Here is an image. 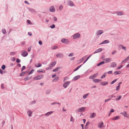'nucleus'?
<instances>
[{"label":"nucleus","instance_id":"1","mask_svg":"<svg viewBox=\"0 0 129 129\" xmlns=\"http://www.w3.org/2000/svg\"><path fill=\"white\" fill-rule=\"evenodd\" d=\"M43 75H39L38 76L35 77L33 79L35 80H39L41 79L43 77Z\"/></svg>","mask_w":129,"mask_h":129},{"label":"nucleus","instance_id":"2","mask_svg":"<svg viewBox=\"0 0 129 129\" xmlns=\"http://www.w3.org/2000/svg\"><path fill=\"white\" fill-rule=\"evenodd\" d=\"M103 60L104 61L105 63H108L111 61L112 59L111 58H109L104 59Z\"/></svg>","mask_w":129,"mask_h":129},{"label":"nucleus","instance_id":"3","mask_svg":"<svg viewBox=\"0 0 129 129\" xmlns=\"http://www.w3.org/2000/svg\"><path fill=\"white\" fill-rule=\"evenodd\" d=\"M27 52L25 50H24L22 51L21 55L23 57H26L28 55Z\"/></svg>","mask_w":129,"mask_h":129},{"label":"nucleus","instance_id":"4","mask_svg":"<svg viewBox=\"0 0 129 129\" xmlns=\"http://www.w3.org/2000/svg\"><path fill=\"white\" fill-rule=\"evenodd\" d=\"M85 109V108L84 107H82L79 108L76 111L77 112H81L84 110Z\"/></svg>","mask_w":129,"mask_h":129},{"label":"nucleus","instance_id":"5","mask_svg":"<svg viewBox=\"0 0 129 129\" xmlns=\"http://www.w3.org/2000/svg\"><path fill=\"white\" fill-rule=\"evenodd\" d=\"M103 122H100L98 124V127L100 128H102L103 127Z\"/></svg>","mask_w":129,"mask_h":129},{"label":"nucleus","instance_id":"6","mask_svg":"<svg viewBox=\"0 0 129 129\" xmlns=\"http://www.w3.org/2000/svg\"><path fill=\"white\" fill-rule=\"evenodd\" d=\"M70 83V82L69 81H68L64 84H63V86L65 88H66L69 84Z\"/></svg>","mask_w":129,"mask_h":129},{"label":"nucleus","instance_id":"7","mask_svg":"<svg viewBox=\"0 0 129 129\" xmlns=\"http://www.w3.org/2000/svg\"><path fill=\"white\" fill-rule=\"evenodd\" d=\"M102 80L98 79H93V81L95 83H97L102 81Z\"/></svg>","mask_w":129,"mask_h":129},{"label":"nucleus","instance_id":"8","mask_svg":"<svg viewBox=\"0 0 129 129\" xmlns=\"http://www.w3.org/2000/svg\"><path fill=\"white\" fill-rule=\"evenodd\" d=\"M80 36V35L79 34H76L74 35L73 36V38L74 39H76L79 38Z\"/></svg>","mask_w":129,"mask_h":129},{"label":"nucleus","instance_id":"9","mask_svg":"<svg viewBox=\"0 0 129 129\" xmlns=\"http://www.w3.org/2000/svg\"><path fill=\"white\" fill-rule=\"evenodd\" d=\"M80 75H78L74 77L73 79V81H76L80 78Z\"/></svg>","mask_w":129,"mask_h":129},{"label":"nucleus","instance_id":"10","mask_svg":"<svg viewBox=\"0 0 129 129\" xmlns=\"http://www.w3.org/2000/svg\"><path fill=\"white\" fill-rule=\"evenodd\" d=\"M61 42L64 43H67L69 42L68 41L64 39H62L61 40Z\"/></svg>","mask_w":129,"mask_h":129},{"label":"nucleus","instance_id":"11","mask_svg":"<svg viewBox=\"0 0 129 129\" xmlns=\"http://www.w3.org/2000/svg\"><path fill=\"white\" fill-rule=\"evenodd\" d=\"M68 4L69 5L71 6H73L74 5V3L71 1H68Z\"/></svg>","mask_w":129,"mask_h":129},{"label":"nucleus","instance_id":"12","mask_svg":"<svg viewBox=\"0 0 129 129\" xmlns=\"http://www.w3.org/2000/svg\"><path fill=\"white\" fill-rule=\"evenodd\" d=\"M121 114L125 117L129 118V116L127 115L126 112H124V113H121Z\"/></svg>","mask_w":129,"mask_h":129},{"label":"nucleus","instance_id":"13","mask_svg":"<svg viewBox=\"0 0 129 129\" xmlns=\"http://www.w3.org/2000/svg\"><path fill=\"white\" fill-rule=\"evenodd\" d=\"M50 11L52 12H54L55 11V9L53 6L51 7L50 9Z\"/></svg>","mask_w":129,"mask_h":129},{"label":"nucleus","instance_id":"14","mask_svg":"<svg viewBox=\"0 0 129 129\" xmlns=\"http://www.w3.org/2000/svg\"><path fill=\"white\" fill-rule=\"evenodd\" d=\"M96 115L95 113H94L90 114V117L91 118H94Z\"/></svg>","mask_w":129,"mask_h":129},{"label":"nucleus","instance_id":"15","mask_svg":"<svg viewBox=\"0 0 129 129\" xmlns=\"http://www.w3.org/2000/svg\"><path fill=\"white\" fill-rule=\"evenodd\" d=\"M117 66L115 62H112L111 63V67H115Z\"/></svg>","mask_w":129,"mask_h":129},{"label":"nucleus","instance_id":"16","mask_svg":"<svg viewBox=\"0 0 129 129\" xmlns=\"http://www.w3.org/2000/svg\"><path fill=\"white\" fill-rule=\"evenodd\" d=\"M108 83L107 82H101L100 84L104 86L107 85Z\"/></svg>","mask_w":129,"mask_h":129},{"label":"nucleus","instance_id":"17","mask_svg":"<svg viewBox=\"0 0 129 129\" xmlns=\"http://www.w3.org/2000/svg\"><path fill=\"white\" fill-rule=\"evenodd\" d=\"M109 41L108 40H106L103 42L101 43L100 44V45H101L103 44H105L109 43Z\"/></svg>","mask_w":129,"mask_h":129},{"label":"nucleus","instance_id":"18","mask_svg":"<svg viewBox=\"0 0 129 129\" xmlns=\"http://www.w3.org/2000/svg\"><path fill=\"white\" fill-rule=\"evenodd\" d=\"M103 33V31L101 30H100L98 31L97 33V35H100L101 34Z\"/></svg>","mask_w":129,"mask_h":129},{"label":"nucleus","instance_id":"19","mask_svg":"<svg viewBox=\"0 0 129 129\" xmlns=\"http://www.w3.org/2000/svg\"><path fill=\"white\" fill-rule=\"evenodd\" d=\"M56 62L55 61L54 62H52L50 64L49 66L50 67H52L54 66L56 64Z\"/></svg>","mask_w":129,"mask_h":129},{"label":"nucleus","instance_id":"20","mask_svg":"<svg viewBox=\"0 0 129 129\" xmlns=\"http://www.w3.org/2000/svg\"><path fill=\"white\" fill-rule=\"evenodd\" d=\"M129 59V56L126 58L125 59L123 60L121 62V63H122L123 62L125 63L128 61V60Z\"/></svg>","mask_w":129,"mask_h":129},{"label":"nucleus","instance_id":"21","mask_svg":"<svg viewBox=\"0 0 129 129\" xmlns=\"http://www.w3.org/2000/svg\"><path fill=\"white\" fill-rule=\"evenodd\" d=\"M56 56L58 57H62L63 56V55L61 53H59L57 54Z\"/></svg>","mask_w":129,"mask_h":129},{"label":"nucleus","instance_id":"22","mask_svg":"<svg viewBox=\"0 0 129 129\" xmlns=\"http://www.w3.org/2000/svg\"><path fill=\"white\" fill-rule=\"evenodd\" d=\"M102 51V48H99L97 50H96L94 52V54L96 53H98L99 52H101Z\"/></svg>","mask_w":129,"mask_h":129},{"label":"nucleus","instance_id":"23","mask_svg":"<svg viewBox=\"0 0 129 129\" xmlns=\"http://www.w3.org/2000/svg\"><path fill=\"white\" fill-rule=\"evenodd\" d=\"M119 118V116H116L112 119V120H117Z\"/></svg>","mask_w":129,"mask_h":129},{"label":"nucleus","instance_id":"24","mask_svg":"<svg viewBox=\"0 0 129 129\" xmlns=\"http://www.w3.org/2000/svg\"><path fill=\"white\" fill-rule=\"evenodd\" d=\"M85 56H84L81 59L79 60V63H81V62H82L84 59L85 58Z\"/></svg>","mask_w":129,"mask_h":129},{"label":"nucleus","instance_id":"25","mask_svg":"<svg viewBox=\"0 0 129 129\" xmlns=\"http://www.w3.org/2000/svg\"><path fill=\"white\" fill-rule=\"evenodd\" d=\"M42 65L40 63H36L35 64V66L37 67H41Z\"/></svg>","mask_w":129,"mask_h":129},{"label":"nucleus","instance_id":"26","mask_svg":"<svg viewBox=\"0 0 129 129\" xmlns=\"http://www.w3.org/2000/svg\"><path fill=\"white\" fill-rule=\"evenodd\" d=\"M60 67H58L57 68H55V69H53V71L54 72H56V71H58V70H59L60 69Z\"/></svg>","mask_w":129,"mask_h":129},{"label":"nucleus","instance_id":"27","mask_svg":"<svg viewBox=\"0 0 129 129\" xmlns=\"http://www.w3.org/2000/svg\"><path fill=\"white\" fill-rule=\"evenodd\" d=\"M53 112V111H50L49 112H48V113H46L45 114V115L46 116H48L51 114H52Z\"/></svg>","mask_w":129,"mask_h":129},{"label":"nucleus","instance_id":"28","mask_svg":"<svg viewBox=\"0 0 129 129\" xmlns=\"http://www.w3.org/2000/svg\"><path fill=\"white\" fill-rule=\"evenodd\" d=\"M104 63H105V62H104V61H102L101 62L97 64V66H100L102 64H104Z\"/></svg>","mask_w":129,"mask_h":129},{"label":"nucleus","instance_id":"29","mask_svg":"<svg viewBox=\"0 0 129 129\" xmlns=\"http://www.w3.org/2000/svg\"><path fill=\"white\" fill-rule=\"evenodd\" d=\"M27 113L28 116H30L32 114V112L31 111H27Z\"/></svg>","mask_w":129,"mask_h":129},{"label":"nucleus","instance_id":"30","mask_svg":"<svg viewBox=\"0 0 129 129\" xmlns=\"http://www.w3.org/2000/svg\"><path fill=\"white\" fill-rule=\"evenodd\" d=\"M91 55L92 54H91L88 57H87V58L84 61L83 63V64H84L87 61V60L91 56Z\"/></svg>","mask_w":129,"mask_h":129},{"label":"nucleus","instance_id":"31","mask_svg":"<svg viewBox=\"0 0 129 129\" xmlns=\"http://www.w3.org/2000/svg\"><path fill=\"white\" fill-rule=\"evenodd\" d=\"M122 98L121 96L120 95L117 98H116L115 99V100L116 101H118L120 100Z\"/></svg>","mask_w":129,"mask_h":129},{"label":"nucleus","instance_id":"32","mask_svg":"<svg viewBox=\"0 0 129 129\" xmlns=\"http://www.w3.org/2000/svg\"><path fill=\"white\" fill-rule=\"evenodd\" d=\"M117 14L118 15H121L123 14V13L121 12H117Z\"/></svg>","mask_w":129,"mask_h":129},{"label":"nucleus","instance_id":"33","mask_svg":"<svg viewBox=\"0 0 129 129\" xmlns=\"http://www.w3.org/2000/svg\"><path fill=\"white\" fill-rule=\"evenodd\" d=\"M90 124V122H89V121H88L86 123V125L85 126V129H87V125H89Z\"/></svg>","mask_w":129,"mask_h":129},{"label":"nucleus","instance_id":"34","mask_svg":"<svg viewBox=\"0 0 129 129\" xmlns=\"http://www.w3.org/2000/svg\"><path fill=\"white\" fill-rule=\"evenodd\" d=\"M37 72H39V73H40V72L45 73V71L44 70L42 71V69H40L39 70H38Z\"/></svg>","mask_w":129,"mask_h":129},{"label":"nucleus","instance_id":"35","mask_svg":"<svg viewBox=\"0 0 129 129\" xmlns=\"http://www.w3.org/2000/svg\"><path fill=\"white\" fill-rule=\"evenodd\" d=\"M98 75V73H96L95 74H94L92 76H93L94 78H96L97 76Z\"/></svg>","mask_w":129,"mask_h":129},{"label":"nucleus","instance_id":"36","mask_svg":"<svg viewBox=\"0 0 129 129\" xmlns=\"http://www.w3.org/2000/svg\"><path fill=\"white\" fill-rule=\"evenodd\" d=\"M119 73H118L117 71H116L114 72V74H115L117 75L121 73V72L120 71L119 72Z\"/></svg>","mask_w":129,"mask_h":129},{"label":"nucleus","instance_id":"37","mask_svg":"<svg viewBox=\"0 0 129 129\" xmlns=\"http://www.w3.org/2000/svg\"><path fill=\"white\" fill-rule=\"evenodd\" d=\"M123 66L122 65H120V66H118L117 68V70H118L120 69Z\"/></svg>","mask_w":129,"mask_h":129},{"label":"nucleus","instance_id":"38","mask_svg":"<svg viewBox=\"0 0 129 129\" xmlns=\"http://www.w3.org/2000/svg\"><path fill=\"white\" fill-rule=\"evenodd\" d=\"M106 76V73H105L101 77V78L102 79L103 78L105 77Z\"/></svg>","mask_w":129,"mask_h":129},{"label":"nucleus","instance_id":"39","mask_svg":"<svg viewBox=\"0 0 129 129\" xmlns=\"http://www.w3.org/2000/svg\"><path fill=\"white\" fill-rule=\"evenodd\" d=\"M117 79H115L113 81H112V82H111V84H112L114 83L115 82H116L117 81Z\"/></svg>","mask_w":129,"mask_h":129},{"label":"nucleus","instance_id":"40","mask_svg":"<svg viewBox=\"0 0 129 129\" xmlns=\"http://www.w3.org/2000/svg\"><path fill=\"white\" fill-rule=\"evenodd\" d=\"M88 94H86L84 95L83 96V98L84 99L86 98H87V96L88 95Z\"/></svg>","mask_w":129,"mask_h":129},{"label":"nucleus","instance_id":"41","mask_svg":"<svg viewBox=\"0 0 129 129\" xmlns=\"http://www.w3.org/2000/svg\"><path fill=\"white\" fill-rule=\"evenodd\" d=\"M34 70L33 69H32L31 70L30 72H29L28 74V75H30L31 74H32L33 72H34Z\"/></svg>","mask_w":129,"mask_h":129},{"label":"nucleus","instance_id":"42","mask_svg":"<svg viewBox=\"0 0 129 129\" xmlns=\"http://www.w3.org/2000/svg\"><path fill=\"white\" fill-rule=\"evenodd\" d=\"M82 65H81L80 66H79L77 68H76L75 70H74V71H77V70H78L81 66Z\"/></svg>","mask_w":129,"mask_h":129},{"label":"nucleus","instance_id":"43","mask_svg":"<svg viewBox=\"0 0 129 129\" xmlns=\"http://www.w3.org/2000/svg\"><path fill=\"white\" fill-rule=\"evenodd\" d=\"M120 87V85H118L117 86L116 88V90H118L119 89V88Z\"/></svg>","mask_w":129,"mask_h":129},{"label":"nucleus","instance_id":"44","mask_svg":"<svg viewBox=\"0 0 129 129\" xmlns=\"http://www.w3.org/2000/svg\"><path fill=\"white\" fill-rule=\"evenodd\" d=\"M25 73L24 72H22L21 73H20V75L21 76H24Z\"/></svg>","mask_w":129,"mask_h":129},{"label":"nucleus","instance_id":"45","mask_svg":"<svg viewBox=\"0 0 129 129\" xmlns=\"http://www.w3.org/2000/svg\"><path fill=\"white\" fill-rule=\"evenodd\" d=\"M5 68H6L5 66L4 65H3V66H2V69L3 70H4L5 69Z\"/></svg>","mask_w":129,"mask_h":129},{"label":"nucleus","instance_id":"46","mask_svg":"<svg viewBox=\"0 0 129 129\" xmlns=\"http://www.w3.org/2000/svg\"><path fill=\"white\" fill-rule=\"evenodd\" d=\"M2 32L4 34H5L6 33V30L5 29H2Z\"/></svg>","mask_w":129,"mask_h":129},{"label":"nucleus","instance_id":"47","mask_svg":"<svg viewBox=\"0 0 129 129\" xmlns=\"http://www.w3.org/2000/svg\"><path fill=\"white\" fill-rule=\"evenodd\" d=\"M121 46L122 47V48L125 51H126V47H124L122 45H121Z\"/></svg>","mask_w":129,"mask_h":129},{"label":"nucleus","instance_id":"48","mask_svg":"<svg viewBox=\"0 0 129 129\" xmlns=\"http://www.w3.org/2000/svg\"><path fill=\"white\" fill-rule=\"evenodd\" d=\"M16 60L17 63H19L20 62V60L18 58L16 59Z\"/></svg>","mask_w":129,"mask_h":129},{"label":"nucleus","instance_id":"49","mask_svg":"<svg viewBox=\"0 0 129 129\" xmlns=\"http://www.w3.org/2000/svg\"><path fill=\"white\" fill-rule=\"evenodd\" d=\"M55 25L54 24H53L50 26V27L51 28H54L55 27Z\"/></svg>","mask_w":129,"mask_h":129},{"label":"nucleus","instance_id":"50","mask_svg":"<svg viewBox=\"0 0 129 129\" xmlns=\"http://www.w3.org/2000/svg\"><path fill=\"white\" fill-rule=\"evenodd\" d=\"M73 55H74L73 53H71L69 54V56L70 57H71V56H73Z\"/></svg>","mask_w":129,"mask_h":129},{"label":"nucleus","instance_id":"51","mask_svg":"<svg viewBox=\"0 0 129 129\" xmlns=\"http://www.w3.org/2000/svg\"><path fill=\"white\" fill-rule=\"evenodd\" d=\"M110 100H111V99H110V98L109 99H106L105 100V102H107L108 101Z\"/></svg>","mask_w":129,"mask_h":129},{"label":"nucleus","instance_id":"52","mask_svg":"<svg viewBox=\"0 0 129 129\" xmlns=\"http://www.w3.org/2000/svg\"><path fill=\"white\" fill-rule=\"evenodd\" d=\"M112 71H108L107 72V73L108 74H112Z\"/></svg>","mask_w":129,"mask_h":129},{"label":"nucleus","instance_id":"53","mask_svg":"<svg viewBox=\"0 0 129 129\" xmlns=\"http://www.w3.org/2000/svg\"><path fill=\"white\" fill-rule=\"evenodd\" d=\"M63 6H60L59 7V9L60 10H62L63 8Z\"/></svg>","mask_w":129,"mask_h":129},{"label":"nucleus","instance_id":"54","mask_svg":"<svg viewBox=\"0 0 129 129\" xmlns=\"http://www.w3.org/2000/svg\"><path fill=\"white\" fill-rule=\"evenodd\" d=\"M89 79H93L94 78L93 77V76L92 75V76H90L89 77Z\"/></svg>","mask_w":129,"mask_h":129},{"label":"nucleus","instance_id":"55","mask_svg":"<svg viewBox=\"0 0 129 129\" xmlns=\"http://www.w3.org/2000/svg\"><path fill=\"white\" fill-rule=\"evenodd\" d=\"M25 66H23L22 68V69L21 70L22 71L23 70H24L25 69Z\"/></svg>","mask_w":129,"mask_h":129},{"label":"nucleus","instance_id":"56","mask_svg":"<svg viewBox=\"0 0 129 129\" xmlns=\"http://www.w3.org/2000/svg\"><path fill=\"white\" fill-rule=\"evenodd\" d=\"M114 110L113 109H111V110H110V113H112V112H114Z\"/></svg>","mask_w":129,"mask_h":129},{"label":"nucleus","instance_id":"57","mask_svg":"<svg viewBox=\"0 0 129 129\" xmlns=\"http://www.w3.org/2000/svg\"><path fill=\"white\" fill-rule=\"evenodd\" d=\"M73 120L74 118L72 116H71L70 119V121H72Z\"/></svg>","mask_w":129,"mask_h":129},{"label":"nucleus","instance_id":"58","mask_svg":"<svg viewBox=\"0 0 129 129\" xmlns=\"http://www.w3.org/2000/svg\"><path fill=\"white\" fill-rule=\"evenodd\" d=\"M116 50H115L112 53V54H114L116 53Z\"/></svg>","mask_w":129,"mask_h":129},{"label":"nucleus","instance_id":"59","mask_svg":"<svg viewBox=\"0 0 129 129\" xmlns=\"http://www.w3.org/2000/svg\"><path fill=\"white\" fill-rule=\"evenodd\" d=\"M59 79V77H56L53 80H58Z\"/></svg>","mask_w":129,"mask_h":129},{"label":"nucleus","instance_id":"60","mask_svg":"<svg viewBox=\"0 0 129 129\" xmlns=\"http://www.w3.org/2000/svg\"><path fill=\"white\" fill-rule=\"evenodd\" d=\"M57 48V46H54L53 47L52 49H56V48Z\"/></svg>","mask_w":129,"mask_h":129},{"label":"nucleus","instance_id":"61","mask_svg":"<svg viewBox=\"0 0 129 129\" xmlns=\"http://www.w3.org/2000/svg\"><path fill=\"white\" fill-rule=\"evenodd\" d=\"M31 48L30 47L28 48V52H30L31 50Z\"/></svg>","mask_w":129,"mask_h":129},{"label":"nucleus","instance_id":"62","mask_svg":"<svg viewBox=\"0 0 129 129\" xmlns=\"http://www.w3.org/2000/svg\"><path fill=\"white\" fill-rule=\"evenodd\" d=\"M27 22L29 24H30L31 22V21L29 20H27Z\"/></svg>","mask_w":129,"mask_h":129},{"label":"nucleus","instance_id":"63","mask_svg":"<svg viewBox=\"0 0 129 129\" xmlns=\"http://www.w3.org/2000/svg\"><path fill=\"white\" fill-rule=\"evenodd\" d=\"M54 20L55 21H56L57 20V18L56 17H54Z\"/></svg>","mask_w":129,"mask_h":129},{"label":"nucleus","instance_id":"64","mask_svg":"<svg viewBox=\"0 0 129 129\" xmlns=\"http://www.w3.org/2000/svg\"><path fill=\"white\" fill-rule=\"evenodd\" d=\"M3 71L1 69H0V73L1 74H3Z\"/></svg>","mask_w":129,"mask_h":129}]
</instances>
